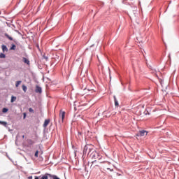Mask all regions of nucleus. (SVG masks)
<instances>
[{
	"instance_id": "1",
	"label": "nucleus",
	"mask_w": 179,
	"mask_h": 179,
	"mask_svg": "<svg viewBox=\"0 0 179 179\" xmlns=\"http://www.w3.org/2000/svg\"><path fill=\"white\" fill-rule=\"evenodd\" d=\"M91 157L94 160H101V159H103V156L100 155V154L96 151L92 152Z\"/></svg>"
},
{
	"instance_id": "2",
	"label": "nucleus",
	"mask_w": 179,
	"mask_h": 179,
	"mask_svg": "<svg viewBox=\"0 0 179 179\" xmlns=\"http://www.w3.org/2000/svg\"><path fill=\"white\" fill-rule=\"evenodd\" d=\"M65 111L60 110L59 117L61 118L62 122H64V120H65Z\"/></svg>"
},
{
	"instance_id": "3",
	"label": "nucleus",
	"mask_w": 179,
	"mask_h": 179,
	"mask_svg": "<svg viewBox=\"0 0 179 179\" xmlns=\"http://www.w3.org/2000/svg\"><path fill=\"white\" fill-rule=\"evenodd\" d=\"M138 136H145V135H148V131H145V130H142V131H140L138 133Z\"/></svg>"
},
{
	"instance_id": "4",
	"label": "nucleus",
	"mask_w": 179,
	"mask_h": 179,
	"mask_svg": "<svg viewBox=\"0 0 179 179\" xmlns=\"http://www.w3.org/2000/svg\"><path fill=\"white\" fill-rule=\"evenodd\" d=\"M50 121L51 120L50 119H46L43 125V128H47V127H48V124H50Z\"/></svg>"
},
{
	"instance_id": "5",
	"label": "nucleus",
	"mask_w": 179,
	"mask_h": 179,
	"mask_svg": "<svg viewBox=\"0 0 179 179\" xmlns=\"http://www.w3.org/2000/svg\"><path fill=\"white\" fill-rule=\"evenodd\" d=\"M94 167H99V164H97V160L96 159L92 162V164L91 165L92 169H94Z\"/></svg>"
},
{
	"instance_id": "6",
	"label": "nucleus",
	"mask_w": 179,
	"mask_h": 179,
	"mask_svg": "<svg viewBox=\"0 0 179 179\" xmlns=\"http://www.w3.org/2000/svg\"><path fill=\"white\" fill-rule=\"evenodd\" d=\"M35 92H36V93H41V92H42L41 87H39L38 85H36Z\"/></svg>"
},
{
	"instance_id": "7",
	"label": "nucleus",
	"mask_w": 179,
	"mask_h": 179,
	"mask_svg": "<svg viewBox=\"0 0 179 179\" xmlns=\"http://www.w3.org/2000/svg\"><path fill=\"white\" fill-rule=\"evenodd\" d=\"M22 60L24 64H27V65H30V61L27 58L23 57Z\"/></svg>"
},
{
	"instance_id": "8",
	"label": "nucleus",
	"mask_w": 179,
	"mask_h": 179,
	"mask_svg": "<svg viewBox=\"0 0 179 179\" xmlns=\"http://www.w3.org/2000/svg\"><path fill=\"white\" fill-rule=\"evenodd\" d=\"M3 52H8V48L5 45H2L1 46Z\"/></svg>"
},
{
	"instance_id": "9",
	"label": "nucleus",
	"mask_w": 179,
	"mask_h": 179,
	"mask_svg": "<svg viewBox=\"0 0 179 179\" xmlns=\"http://www.w3.org/2000/svg\"><path fill=\"white\" fill-rule=\"evenodd\" d=\"M4 36H5L8 40H10V41H13V38H12V36H9V34H5Z\"/></svg>"
},
{
	"instance_id": "10",
	"label": "nucleus",
	"mask_w": 179,
	"mask_h": 179,
	"mask_svg": "<svg viewBox=\"0 0 179 179\" xmlns=\"http://www.w3.org/2000/svg\"><path fill=\"white\" fill-rule=\"evenodd\" d=\"M48 176H51L50 174L46 173L45 176H42L41 179H48Z\"/></svg>"
},
{
	"instance_id": "11",
	"label": "nucleus",
	"mask_w": 179,
	"mask_h": 179,
	"mask_svg": "<svg viewBox=\"0 0 179 179\" xmlns=\"http://www.w3.org/2000/svg\"><path fill=\"white\" fill-rule=\"evenodd\" d=\"M22 89L24 92V93H26V92H27V87H26V85H23L22 86Z\"/></svg>"
},
{
	"instance_id": "12",
	"label": "nucleus",
	"mask_w": 179,
	"mask_h": 179,
	"mask_svg": "<svg viewBox=\"0 0 179 179\" xmlns=\"http://www.w3.org/2000/svg\"><path fill=\"white\" fill-rule=\"evenodd\" d=\"M10 50H16V45H15V44L11 45V47H10Z\"/></svg>"
},
{
	"instance_id": "13",
	"label": "nucleus",
	"mask_w": 179,
	"mask_h": 179,
	"mask_svg": "<svg viewBox=\"0 0 179 179\" xmlns=\"http://www.w3.org/2000/svg\"><path fill=\"white\" fill-rule=\"evenodd\" d=\"M114 101L115 107H118V101L117 100V98H115V96H114Z\"/></svg>"
},
{
	"instance_id": "14",
	"label": "nucleus",
	"mask_w": 179,
	"mask_h": 179,
	"mask_svg": "<svg viewBox=\"0 0 179 179\" xmlns=\"http://www.w3.org/2000/svg\"><path fill=\"white\" fill-rule=\"evenodd\" d=\"M89 149V145H85L84 147V150H83V152L84 153H86V152H87V150Z\"/></svg>"
},
{
	"instance_id": "15",
	"label": "nucleus",
	"mask_w": 179,
	"mask_h": 179,
	"mask_svg": "<svg viewBox=\"0 0 179 179\" xmlns=\"http://www.w3.org/2000/svg\"><path fill=\"white\" fill-rule=\"evenodd\" d=\"M20 83H22L21 80L17 81L15 83V87H19V85H20Z\"/></svg>"
},
{
	"instance_id": "16",
	"label": "nucleus",
	"mask_w": 179,
	"mask_h": 179,
	"mask_svg": "<svg viewBox=\"0 0 179 179\" xmlns=\"http://www.w3.org/2000/svg\"><path fill=\"white\" fill-rule=\"evenodd\" d=\"M14 101H16V96H11L10 102H11V103H13Z\"/></svg>"
},
{
	"instance_id": "17",
	"label": "nucleus",
	"mask_w": 179,
	"mask_h": 179,
	"mask_svg": "<svg viewBox=\"0 0 179 179\" xmlns=\"http://www.w3.org/2000/svg\"><path fill=\"white\" fill-rule=\"evenodd\" d=\"M0 124L1 125H3L4 127H6V125H8V123H6V122L0 121Z\"/></svg>"
},
{
	"instance_id": "18",
	"label": "nucleus",
	"mask_w": 179,
	"mask_h": 179,
	"mask_svg": "<svg viewBox=\"0 0 179 179\" xmlns=\"http://www.w3.org/2000/svg\"><path fill=\"white\" fill-rule=\"evenodd\" d=\"M0 58H6V55L3 53H0Z\"/></svg>"
},
{
	"instance_id": "19",
	"label": "nucleus",
	"mask_w": 179,
	"mask_h": 179,
	"mask_svg": "<svg viewBox=\"0 0 179 179\" xmlns=\"http://www.w3.org/2000/svg\"><path fill=\"white\" fill-rule=\"evenodd\" d=\"M8 109L6 108H3V110H2L3 113H8Z\"/></svg>"
},
{
	"instance_id": "20",
	"label": "nucleus",
	"mask_w": 179,
	"mask_h": 179,
	"mask_svg": "<svg viewBox=\"0 0 179 179\" xmlns=\"http://www.w3.org/2000/svg\"><path fill=\"white\" fill-rule=\"evenodd\" d=\"M29 113H34V110L31 108H29Z\"/></svg>"
},
{
	"instance_id": "21",
	"label": "nucleus",
	"mask_w": 179,
	"mask_h": 179,
	"mask_svg": "<svg viewBox=\"0 0 179 179\" xmlns=\"http://www.w3.org/2000/svg\"><path fill=\"white\" fill-rule=\"evenodd\" d=\"M106 168L107 170H110V171H114V169H111L110 167L106 166Z\"/></svg>"
},
{
	"instance_id": "22",
	"label": "nucleus",
	"mask_w": 179,
	"mask_h": 179,
	"mask_svg": "<svg viewBox=\"0 0 179 179\" xmlns=\"http://www.w3.org/2000/svg\"><path fill=\"white\" fill-rule=\"evenodd\" d=\"M35 157H38V151H36L34 155Z\"/></svg>"
},
{
	"instance_id": "23",
	"label": "nucleus",
	"mask_w": 179,
	"mask_h": 179,
	"mask_svg": "<svg viewBox=\"0 0 179 179\" xmlns=\"http://www.w3.org/2000/svg\"><path fill=\"white\" fill-rule=\"evenodd\" d=\"M98 163H107L108 164H110V162H98Z\"/></svg>"
},
{
	"instance_id": "24",
	"label": "nucleus",
	"mask_w": 179,
	"mask_h": 179,
	"mask_svg": "<svg viewBox=\"0 0 179 179\" xmlns=\"http://www.w3.org/2000/svg\"><path fill=\"white\" fill-rule=\"evenodd\" d=\"M53 179H59V178H58L57 176H53Z\"/></svg>"
},
{
	"instance_id": "25",
	"label": "nucleus",
	"mask_w": 179,
	"mask_h": 179,
	"mask_svg": "<svg viewBox=\"0 0 179 179\" xmlns=\"http://www.w3.org/2000/svg\"><path fill=\"white\" fill-rule=\"evenodd\" d=\"M26 118V113H24V120Z\"/></svg>"
},
{
	"instance_id": "26",
	"label": "nucleus",
	"mask_w": 179,
	"mask_h": 179,
	"mask_svg": "<svg viewBox=\"0 0 179 179\" xmlns=\"http://www.w3.org/2000/svg\"><path fill=\"white\" fill-rule=\"evenodd\" d=\"M34 179H40V178H38V176H35Z\"/></svg>"
},
{
	"instance_id": "27",
	"label": "nucleus",
	"mask_w": 179,
	"mask_h": 179,
	"mask_svg": "<svg viewBox=\"0 0 179 179\" xmlns=\"http://www.w3.org/2000/svg\"><path fill=\"white\" fill-rule=\"evenodd\" d=\"M89 153H90V148H89Z\"/></svg>"
},
{
	"instance_id": "28",
	"label": "nucleus",
	"mask_w": 179,
	"mask_h": 179,
	"mask_svg": "<svg viewBox=\"0 0 179 179\" xmlns=\"http://www.w3.org/2000/svg\"><path fill=\"white\" fill-rule=\"evenodd\" d=\"M29 178H31V177H29Z\"/></svg>"
},
{
	"instance_id": "29",
	"label": "nucleus",
	"mask_w": 179,
	"mask_h": 179,
	"mask_svg": "<svg viewBox=\"0 0 179 179\" xmlns=\"http://www.w3.org/2000/svg\"><path fill=\"white\" fill-rule=\"evenodd\" d=\"M29 178H31V177H29Z\"/></svg>"
}]
</instances>
